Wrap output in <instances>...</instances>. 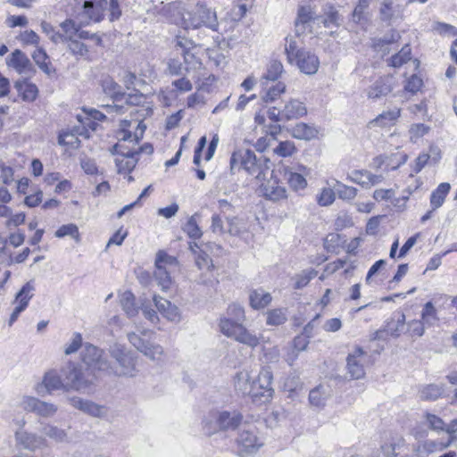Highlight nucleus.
Instances as JSON below:
<instances>
[{
	"mask_svg": "<svg viewBox=\"0 0 457 457\" xmlns=\"http://www.w3.org/2000/svg\"><path fill=\"white\" fill-rule=\"evenodd\" d=\"M273 375L269 368H262L257 378L247 370L238 371L234 378L237 392L249 395L255 403H269L274 395L272 387Z\"/></svg>",
	"mask_w": 457,
	"mask_h": 457,
	"instance_id": "nucleus-1",
	"label": "nucleus"
},
{
	"mask_svg": "<svg viewBox=\"0 0 457 457\" xmlns=\"http://www.w3.org/2000/svg\"><path fill=\"white\" fill-rule=\"evenodd\" d=\"M268 163L269 160L263 155L257 156L253 150L242 148L232 153L229 164L231 173L244 170L257 179H262L270 170Z\"/></svg>",
	"mask_w": 457,
	"mask_h": 457,
	"instance_id": "nucleus-2",
	"label": "nucleus"
},
{
	"mask_svg": "<svg viewBox=\"0 0 457 457\" xmlns=\"http://www.w3.org/2000/svg\"><path fill=\"white\" fill-rule=\"evenodd\" d=\"M243 420L242 414L237 411H212L203 421V428L207 435L219 430H235Z\"/></svg>",
	"mask_w": 457,
	"mask_h": 457,
	"instance_id": "nucleus-3",
	"label": "nucleus"
},
{
	"mask_svg": "<svg viewBox=\"0 0 457 457\" xmlns=\"http://www.w3.org/2000/svg\"><path fill=\"white\" fill-rule=\"evenodd\" d=\"M151 334L153 332L150 329L137 326V331L128 333L127 337L129 343L146 358L153 361L162 362L165 360L163 347L142 338V336L147 337Z\"/></svg>",
	"mask_w": 457,
	"mask_h": 457,
	"instance_id": "nucleus-4",
	"label": "nucleus"
},
{
	"mask_svg": "<svg viewBox=\"0 0 457 457\" xmlns=\"http://www.w3.org/2000/svg\"><path fill=\"white\" fill-rule=\"evenodd\" d=\"M110 354L115 361L106 374H114L119 377L133 378L137 374L136 357L124 346L114 344L110 347Z\"/></svg>",
	"mask_w": 457,
	"mask_h": 457,
	"instance_id": "nucleus-5",
	"label": "nucleus"
},
{
	"mask_svg": "<svg viewBox=\"0 0 457 457\" xmlns=\"http://www.w3.org/2000/svg\"><path fill=\"white\" fill-rule=\"evenodd\" d=\"M65 381V392H86L93 385L95 375L81 366L70 363L62 370Z\"/></svg>",
	"mask_w": 457,
	"mask_h": 457,
	"instance_id": "nucleus-6",
	"label": "nucleus"
},
{
	"mask_svg": "<svg viewBox=\"0 0 457 457\" xmlns=\"http://www.w3.org/2000/svg\"><path fill=\"white\" fill-rule=\"evenodd\" d=\"M182 26L185 29H198L204 26L216 31L219 23L214 11L204 5H196L192 11L182 15Z\"/></svg>",
	"mask_w": 457,
	"mask_h": 457,
	"instance_id": "nucleus-7",
	"label": "nucleus"
},
{
	"mask_svg": "<svg viewBox=\"0 0 457 457\" xmlns=\"http://www.w3.org/2000/svg\"><path fill=\"white\" fill-rule=\"evenodd\" d=\"M219 328L227 337L251 348L256 347L260 343L259 337L255 334L249 331L242 323L233 322L229 318H220Z\"/></svg>",
	"mask_w": 457,
	"mask_h": 457,
	"instance_id": "nucleus-8",
	"label": "nucleus"
},
{
	"mask_svg": "<svg viewBox=\"0 0 457 457\" xmlns=\"http://www.w3.org/2000/svg\"><path fill=\"white\" fill-rule=\"evenodd\" d=\"M307 112L306 107L301 101L297 99H290L283 104L272 106L269 112V118L275 121H288L299 119Z\"/></svg>",
	"mask_w": 457,
	"mask_h": 457,
	"instance_id": "nucleus-9",
	"label": "nucleus"
},
{
	"mask_svg": "<svg viewBox=\"0 0 457 457\" xmlns=\"http://www.w3.org/2000/svg\"><path fill=\"white\" fill-rule=\"evenodd\" d=\"M237 444L239 454L245 456L255 453L264 445V439L255 427L245 426L238 433Z\"/></svg>",
	"mask_w": 457,
	"mask_h": 457,
	"instance_id": "nucleus-10",
	"label": "nucleus"
},
{
	"mask_svg": "<svg viewBox=\"0 0 457 457\" xmlns=\"http://www.w3.org/2000/svg\"><path fill=\"white\" fill-rule=\"evenodd\" d=\"M81 359L87 367V370L104 373L110 371L111 364L104 356V351L91 344L85 345L81 352Z\"/></svg>",
	"mask_w": 457,
	"mask_h": 457,
	"instance_id": "nucleus-11",
	"label": "nucleus"
},
{
	"mask_svg": "<svg viewBox=\"0 0 457 457\" xmlns=\"http://www.w3.org/2000/svg\"><path fill=\"white\" fill-rule=\"evenodd\" d=\"M118 131V138L120 141H129V143L137 144L143 137L146 126L142 120H122Z\"/></svg>",
	"mask_w": 457,
	"mask_h": 457,
	"instance_id": "nucleus-12",
	"label": "nucleus"
},
{
	"mask_svg": "<svg viewBox=\"0 0 457 457\" xmlns=\"http://www.w3.org/2000/svg\"><path fill=\"white\" fill-rule=\"evenodd\" d=\"M368 354L361 347H355L346 359L347 373L353 379L362 378L365 375V364Z\"/></svg>",
	"mask_w": 457,
	"mask_h": 457,
	"instance_id": "nucleus-13",
	"label": "nucleus"
},
{
	"mask_svg": "<svg viewBox=\"0 0 457 457\" xmlns=\"http://www.w3.org/2000/svg\"><path fill=\"white\" fill-rule=\"evenodd\" d=\"M21 404L25 411L34 412L43 418H51L58 411L55 404L41 401L33 396H24Z\"/></svg>",
	"mask_w": 457,
	"mask_h": 457,
	"instance_id": "nucleus-14",
	"label": "nucleus"
},
{
	"mask_svg": "<svg viewBox=\"0 0 457 457\" xmlns=\"http://www.w3.org/2000/svg\"><path fill=\"white\" fill-rule=\"evenodd\" d=\"M35 290L33 281H29L16 294L14 303H17V305L10 316L9 326H12L17 320L20 314L28 307L30 299L34 296Z\"/></svg>",
	"mask_w": 457,
	"mask_h": 457,
	"instance_id": "nucleus-15",
	"label": "nucleus"
},
{
	"mask_svg": "<svg viewBox=\"0 0 457 457\" xmlns=\"http://www.w3.org/2000/svg\"><path fill=\"white\" fill-rule=\"evenodd\" d=\"M123 144L117 143L113 145V154H118L115 159L117 170L119 173H129L136 167L138 157H137V152L124 151Z\"/></svg>",
	"mask_w": 457,
	"mask_h": 457,
	"instance_id": "nucleus-16",
	"label": "nucleus"
},
{
	"mask_svg": "<svg viewBox=\"0 0 457 457\" xmlns=\"http://www.w3.org/2000/svg\"><path fill=\"white\" fill-rule=\"evenodd\" d=\"M14 436L16 444L29 451H36L47 445V441L44 436L25 429H17Z\"/></svg>",
	"mask_w": 457,
	"mask_h": 457,
	"instance_id": "nucleus-17",
	"label": "nucleus"
},
{
	"mask_svg": "<svg viewBox=\"0 0 457 457\" xmlns=\"http://www.w3.org/2000/svg\"><path fill=\"white\" fill-rule=\"evenodd\" d=\"M206 250L204 249L203 252H199L197 255L195 256V265L200 270H205L206 272H203L199 278L198 282L211 286L214 282V277L212 275V270L214 269V265L212 263V258L206 253Z\"/></svg>",
	"mask_w": 457,
	"mask_h": 457,
	"instance_id": "nucleus-18",
	"label": "nucleus"
},
{
	"mask_svg": "<svg viewBox=\"0 0 457 457\" xmlns=\"http://www.w3.org/2000/svg\"><path fill=\"white\" fill-rule=\"evenodd\" d=\"M394 88V78L392 76H383L378 78L367 89L369 99L378 100L387 96Z\"/></svg>",
	"mask_w": 457,
	"mask_h": 457,
	"instance_id": "nucleus-19",
	"label": "nucleus"
},
{
	"mask_svg": "<svg viewBox=\"0 0 457 457\" xmlns=\"http://www.w3.org/2000/svg\"><path fill=\"white\" fill-rule=\"evenodd\" d=\"M347 179L353 183L358 184L364 188H370L381 183L384 179L382 175L372 174L366 170H355L348 174Z\"/></svg>",
	"mask_w": 457,
	"mask_h": 457,
	"instance_id": "nucleus-20",
	"label": "nucleus"
},
{
	"mask_svg": "<svg viewBox=\"0 0 457 457\" xmlns=\"http://www.w3.org/2000/svg\"><path fill=\"white\" fill-rule=\"evenodd\" d=\"M310 174V169L301 165L298 167L297 171H293L289 168H285L284 177L287 180L289 186L295 191L306 187L307 181L305 176Z\"/></svg>",
	"mask_w": 457,
	"mask_h": 457,
	"instance_id": "nucleus-21",
	"label": "nucleus"
},
{
	"mask_svg": "<svg viewBox=\"0 0 457 457\" xmlns=\"http://www.w3.org/2000/svg\"><path fill=\"white\" fill-rule=\"evenodd\" d=\"M300 55L294 60L299 70L307 74L312 75L318 71L320 62L318 57L310 51L304 50Z\"/></svg>",
	"mask_w": 457,
	"mask_h": 457,
	"instance_id": "nucleus-22",
	"label": "nucleus"
},
{
	"mask_svg": "<svg viewBox=\"0 0 457 457\" xmlns=\"http://www.w3.org/2000/svg\"><path fill=\"white\" fill-rule=\"evenodd\" d=\"M405 446L406 441L403 436L392 434L381 444L380 450L384 457H397Z\"/></svg>",
	"mask_w": 457,
	"mask_h": 457,
	"instance_id": "nucleus-23",
	"label": "nucleus"
},
{
	"mask_svg": "<svg viewBox=\"0 0 457 457\" xmlns=\"http://www.w3.org/2000/svg\"><path fill=\"white\" fill-rule=\"evenodd\" d=\"M103 87L104 92L109 95L114 102L113 106H107L108 110L121 112L123 106L120 104V103H122L123 96H125V93L121 91V87L112 79L104 80Z\"/></svg>",
	"mask_w": 457,
	"mask_h": 457,
	"instance_id": "nucleus-24",
	"label": "nucleus"
},
{
	"mask_svg": "<svg viewBox=\"0 0 457 457\" xmlns=\"http://www.w3.org/2000/svg\"><path fill=\"white\" fill-rule=\"evenodd\" d=\"M153 300L156 309L164 318L173 322L179 320L180 315L176 305L156 295H154Z\"/></svg>",
	"mask_w": 457,
	"mask_h": 457,
	"instance_id": "nucleus-25",
	"label": "nucleus"
},
{
	"mask_svg": "<svg viewBox=\"0 0 457 457\" xmlns=\"http://www.w3.org/2000/svg\"><path fill=\"white\" fill-rule=\"evenodd\" d=\"M405 315L401 312H395L386 322L385 327L390 337L397 338L405 328Z\"/></svg>",
	"mask_w": 457,
	"mask_h": 457,
	"instance_id": "nucleus-26",
	"label": "nucleus"
},
{
	"mask_svg": "<svg viewBox=\"0 0 457 457\" xmlns=\"http://www.w3.org/2000/svg\"><path fill=\"white\" fill-rule=\"evenodd\" d=\"M8 65L14 68L19 73L28 74L32 71V63L21 50H15L9 61Z\"/></svg>",
	"mask_w": 457,
	"mask_h": 457,
	"instance_id": "nucleus-27",
	"label": "nucleus"
},
{
	"mask_svg": "<svg viewBox=\"0 0 457 457\" xmlns=\"http://www.w3.org/2000/svg\"><path fill=\"white\" fill-rule=\"evenodd\" d=\"M299 37L300 35H297L295 32V36H288L285 39V52L287 61L291 64H293L294 60L300 55L299 54H302L305 50L300 46Z\"/></svg>",
	"mask_w": 457,
	"mask_h": 457,
	"instance_id": "nucleus-28",
	"label": "nucleus"
},
{
	"mask_svg": "<svg viewBox=\"0 0 457 457\" xmlns=\"http://www.w3.org/2000/svg\"><path fill=\"white\" fill-rule=\"evenodd\" d=\"M43 384L48 392L62 390L65 392V381L62 373L58 374L55 370L46 372L43 378Z\"/></svg>",
	"mask_w": 457,
	"mask_h": 457,
	"instance_id": "nucleus-29",
	"label": "nucleus"
},
{
	"mask_svg": "<svg viewBox=\"0 0 457 457\" xmlns=\"http://www.w3.org/2000/svg\"><path fill=\"white\" fill-rule=\"evenodd\" d=\"M398 37L399 36L396 33L386 34L383 37L374 38L371 46L374 51L384 56L390 52L391 45L395 43Z\"/></svg>",
	"mask_w": 457,
	"mask_h": 457,
	"instance_id": "nucleus-30",
	"label": "nucleus"
},
{
	"mask_svg": "<svg viewBox=\"0 0 457 457\" xmlns=\"http://www.w3.org/2000/svg\"><path fill=\"white\" fill-rule=\"evenodd\" d=\"M14 87L24 101L33 102L37 96V86L26 80H17Z\"/></svg>",
	"mask_w": 457,
	"mask_h": 457,
	"instance_id": "nucleus-31",
	"label": "nucleus"
},
{
	"mask_svg": "<svg viewBox=\"0 0 457 457\" xmlns=\"http://www.w3.org/2000/svg\"><path fill=\"white\" fill-rule=\"evenodd\" d=\"M42 433L56 443H65L69 441L68 432L51 423H45L41 429Z\"/></svg>",
	"mask_w": 457,
	"mask_h": 457,
	"instance_id": "nucleus-32",
	"label": "nucleus"
},
{
	"mask_svg": "<svg viewBox=\"0 0 457 457\" xmlns=\"http://www.w3.org/2000/svg\"><path fill=\"white\" fill-rule=\"evenodd\" d=\"M444 392V385L428 384L420 388L419 397L423 401H436L442 396Z\"/></svg>",
	"mask_w": 457,
	"mask_h": 457,
	"instance_id": "nucleus-33",
	"label": "nucleus"
},
{
	"mask_svg": "<svg viewBox=\"0 0 457 457\" xmlns=\"http://www.w3.org/2000/svg\"><path fill=\"white\" fill-rule=\"evenodd\" d=\"M400 12V5L396 0H381L379 16L383 21H389Z\"/></svg>",
	"mask_w": 457,
	"mask_h": 457,
	"instance_id": "nucleus-34",
	"label": "nucleus"
},
{
	"mask_svg": "<svg viewBox=\"0 0 457 457\" xmlns=\"http://www.w3.org/2000/svg\"><path fill=\"white\" fill-rule=\"evenodd\" d=\"M60 28L62 29V32H60V42L67 43L76 38L79 32V24L71 19H66L60 24Z\"/></svg>",
	"mask_w": 457,
	"mask_h": 457,
	"instance_id": "nucleus-35",
	"label": "nucleus"
},
{
	"mask_svg": "<svg viewBox=\"0 0 457 457\" xmlns=\"http://www.w3.org/2000/svg\"><path fill=\"white\" fill-rule=\"evenodd\" d=\"M401 115L400 108H394L380 113L377 118L370 121V124L379 127L391 126L395 123Z\"/></svg>",
	"mask_w": 457,
	"mask_h": 457,
	"instance_id": "nucleus-36",
	"label": "nucleus"
},
{
	"mask_svg": "<svg viewBox=\"0 0 457 457\" xmlns=\"http://www.w3.org/2000/svg\"><path fill=\"white\" fill-rule=\"evenodd\" d=\"M250 304L253 309H262L266 307L272 300L270 293L259 288L253 290L249 295Z\"/></svg>",
	"mask_w": 457,
	"mask_h": 457,
	"instance_id": "nucleus-37",
	"label": "nucleus"
},
{
	"mask_svg": "<svg viewBox=\"0 0 457 457\" xmlns=\"http://www.w3.org/2000/svg\"><path fill=\"white\" fill-rule=\"evenodd\" d=\"M67 44L68 51L76 58V59H89V49L88 46L79 40L78 38H74Z\"/></svg>",
	"mask_w": 457,
	"mask_h": 457,
	"instance_id": "nucleus-38",
	"label": "nucleus"
},
{
	"mask_svg": "<svg viewBox=\"0 0 457 457\" xmlns=\"http://www.w3.org/2000/svg\"><path fill=\"white\" fill-rule=\"evenodd\" d=\"M120 303L128 317L132 318L138 313V307L135 303V295L130 291H125L121 294Z\"/></svg>",
	"mask_w": 457,
	"mask_h": 457,
	"instance_id": "nucleus-39",
	"label": "nucleus"
},
{
	"mask_svg": "<svg viewBox=\"0 0 457 457\" xmlns=\"http://www.w3.org/2000/svg\"><path fill=\"white\" fill-rule=\"evenodd\" d=\"M451 186L449 183H441L430 195V204L433 210L441 207L445 202L446 195L450 191Z\"/></svg>",
	"mask_w": 457,
	"mask_h": 457,
	"instance_id": "nucleus-40",
	"label": "nucleus"
},
{
	"mask_svg": "<svg viewBox=\"0 0 457 457\" xmlns=\"http://www.w3.org/2000/svg\"><path fill=\"white\" fill-rule=\"evenodd\" d=\"M312 20V14L309 8L301 7L298 11L297 19L295 21V32L297 35L304 33L309 22Z\"/></svg>",
	"mask_w": 457,
	"mask_h": 457,
	"instance_id": "nucleus-41",
	"label": "nucleus"
},
{
	"mask_svg": "<svg viewBox=\"0 0 457 457\" xmlns=\"http://www.w3.org/2000/svg\"><path fill=\"white\" fill-rule=\"evenodd\" d=\"M179 262L176 257L169 255L164 251H159L156 254L155 268H162L166 270H176Z\"/></svg>",
	"mask_w": 457,
	"mask_h": 457,
	"instance_id": "nucleus-42",
	"label": "nucleus"
},
{
	"mask_svg": "<svg viewBox=\"0 0 457 457\" xmlns=\"http://www.w3.org/2000/svg\"><path fill=\"white\" fill-rule=\"evenodd\" d=\"M263 194L266 198L271 201H278L287 197L286 188L276 183L269 182L263 188Z\"/></svg>",
	"mask_w": 457,
	"mask_h": 457,
	"instance_id": "nucleus-43",
	"label": "nucleus"
},
{
	"mask_svg": "<svg viewBox=\"0 0 457 457\" xmlns=\"http://www.w3.org/2000/svg\"><path fill=\"white\" fill-rule=\"evenodd\" d=\"M438 320L436 309L432 302L426 303L421 312V321L425 326L432 327Z\"/></svg>",
	"mask_w": 457,
	"mask_h": 457,
	"instance_id": "nucleus-44",
	"label": "nucleus"
},
{
	"mask_svg": "<svg viewBox=\"0 0 457 457\" xmlns=\"http://www.w3.org/2000/svg\"><path fill=\"white\" fill-rule=\"evenodd\" d=\"M172 271H174V270L155 268L154 278L155 281L157 282V285L161 287L162 290L166 291L170 287L172 284L170 273Z\"/></svg>",
	"mask_w": 457,
	"mask_h": 457,
	"instance_id": "nucleus-45",
	"label": "nucleus"
},
{
	"mask_svg": "<svg viewBox=\"0 0 457 457\" xmlns=\"http://www.w3.org/2000/svg\"><path fill=\"white\" fill-rule=\"evenodd\" d=\"M334 187L338 198L342 200H353L356 197L358 193V189L356 187L345 185L338 180H336V185Z\"/></svg>",
	"mask_w": 457,
	"mask_h": 457,
	"instance_id": "nucleus-46",
	"label": "nucleus"
},
{
	"mask_svg": "<svg viewBox=\"0 0 457 457\" xmlns=\"http://www.w3.org/2000/svg\"><path fill=\"white\" fill-rule=\"evenodd\" d=\"M316 134V129L305 123H298L293 129V136L298 139L310 140L315 137Z\"/></svg>",
	"mask_w": 457,
	"mask_h": 457,
	"instance_id": "nucleus-47",
	"label": "nucleus"
},
{
	"mask_svg": "<svg viewBox=\"0 0 457 457\" xmlns=\"http://www.w3.org/2000/svg\"><path fill=\"white\" fill-rule=\"evenodd\" d=\"M56 237L62 238L64 237H71L77 243L80 242V235L79 231V228L77 225L73 223L66 224L61 226L54 233Z\"/></svg>",
	"mask_w": 457,
	"mask_h": 457,
	"instance_id": "nucleus-48",
	"label": "nucleus"
},
{
	"mask_svg": "<svg viewBox=\"0 0 457 457\" xmlns=\"http://www.w3.org/2000/svg\"><path fill=\"white\" fill-rule=\"evenodd\" d=\"M84 13L93 21H100L103 19L104 13L101 12V8L96 7L92 0H86L83 4Z\"/></svg>",
	"mask_w": 457,
	"mask_h": 457,
	"instance_id": "nucleus-49",
	"label": "nucleus"
},
{
	"mask_svg": "<svg viewBox=\"0 0 457 457\" xmlns=\"http://www.w3.org/2000/svg\"><path fill=\"white\" fill-rule=\"evenodd\" d=\"M411 47L405 45L402 49L390 58V65L393 67H401L411 59Z\"/></svg>",
	"mask_w": 457,
	"mask_h": 457,
	"instance_id": "nucleus-50",
	"label": "nucleus"
},
{
	"mask_svg": "<svg viewBox=\"0 0 457 457\" xmlns=\"http://www.w3.org/2000/svg\"><path fill=\"white\" fill-rule=\"evenodd\" d=\"M223 318H229L233 322L243 323L245 320V310L238 303L230 304L226 312V316Z\"/></svg>",
	"mask_w": 457,
	"mask_h": 457,
	"instance_id": "nucleus-51",
	"label": "nucleus"
},
{
	"mask_svg": "<svg viewBox=\"0 0 457 457\" xmlns=\"http://www.w3.org/2000/svg\"><path fill=\"white\" fill-rule=\"evenodd\" d=\"M285 84L278 82L276 85L269 87L262 98L266 104L273 103L280 96L282 93L285 92Z\"/></svg>",
	"mask_w": 457,
	"mask_h": 457,
	"instance_id": "nucleus-52",
	"label": "nucleus"
},
{
	"mask_svg": "<svg viewBox=\"0 0 457 457\" xmlns=\"http://www.w3.org/2000/svg\"><path fill=\"white\" fill-rule=\"evenodd\" d=\"M286 312L282 309H274L267 312V324L270 326L282 325L287 321Z\"/></svg>",
	"mask_w": 457,
	"mask_h": 457,
	"instance_id": "nucleus-53",
	"label": "nucleus"
},
{
	"mask_svg": "<svg viewBox=\"0 0 457 457\" xmlns=\"http://www.w3.org/2000/svg\"><path fill=\"white\" fill-rule=\"evenodd\" d=\"M318 272L312 269L309 270H303L300 274L295 278V288L301 289L306 287L309 282L317 276Z\"/></svg>",
	"mask_w": 457,
	"mask_h": 457,
	"instance_id": "nucleus-54",
	"label": "nucleus"
},
{
	"mask_svg": "<svg viewBox=\"0 0 457 457\" xmlns=\"http://www.w3.org/2000/svg\"><path fill=\"white\" fill-rule=\"evenodd\" d=\"M192 46V41L187 40L184 37H177L175 47L177 48V50H181V54L183 55L184 61L186 62H189V58H194V54L189 52Z\"/></svg>",
	"mask_w": 457,
	"mask_h": 457,
	"instance_id": "nucleus-55",
	"label": "nucleus"
},
{
	"mask_svg": "<svg viewBox=\"0 0 457 457\" xmlns=\"http://www.w3.org/2000/svg\"><path fill=\"white\" fill-rule=\"evenodd\" d=\"M183 230L191 238L197 239L203 235L201 228H199L195 215L191 216L187 222L185 224Z\"/></svg>",
	"mask_w": 457,
	"mask_h": 457,
	"instance_id": "nucleus-56",
	"label": "nucleus"
},
{
	"mask_svg": "<svg viewBox=\"0 0 457 457\" xmlns=\"http://www.w3.org/2000/svg\"><path fill=\"white\" fill-rule=\"evenodd\" d=\"M335 198L336 190L334 191L332 188L324 187L317 195V202L320 206H329L334 203Z\"/></svg>",
	"mask_w": 457,
	"mask_h": 457,
	"instance_id": "nucleus-57",
	"label": "nucleus"
},
{
	"mask_svg": "<svg viewBox=\"0 0 457 457\" xmlns=\"http://www.w3.org/2000/svg\"><path fill=\"white\" fill-rule=\"evenodd\" d=\"M283 71V65L278 61H272L267 70V72L263 76L266 80L275 81L278 79Z\"/></svg>",
	"mask_w": 457,
	"mask_h": 457,
	"instance_id": "nucleus-58",
	"label": "nucleus"
},
{
	"mask_svg": "<svg viewBox=\"0 0 457 457\" xmlns=\"http://www.w3.org/2000/svg\"><path fill=\"white\" fill-rule=\"evenodd\" d=\"M32 58L44 72L47 74L50 73L48 62H46L48 56L42 48L36 49L32 54Z\"/></svg>",
	"mask_w": 457,
	"mask_h": 457,
	"instance_id": "nucleus-59",
	"label": "nucleus"
},
{
	"mask_svg": "<svg viewBox=\"0 0 457 457\" xmlns=\"http://www.w3.org/2000/svg\"><path fill=\"white\" fill-rule=\"evenodd\" d=\"M326 395L322 391V386H317L310 391L309 401L312 405L320 407L325 404Z\"/></svg>",
	"mask_w": 457,
	"mask_h": 457,
	"instance_id": "nucleus-60",
	"label": "nucleus"
},
{
	"mask_svg": "<svg viewBox=\"0 0 457 457\" xmlns=\"http://www.w3.org/2000/svg\"><path fill=\"white\" fill-rule=\"evenodd\" d=\"M425 325L420 320H412L407 323V332L411 337H420L425 333Z\"/></svg>",
	"mask_w": 457,
	"mask_h": 457,
	"instance_id": "nucleus-61",
	"label": "nucleus"
},
{
	"mask_svg": "<svg viewBox=\"0 0 457 457\" xmlns=\"http://www.w3.org/2000/svg\"><path fill=\"white\" fill-rule=\"evenodd\" d=\"M429 131V127L423 123L412 124L410 128L409 133L411 140L414 141Z\"/></svg>",
	"mask_w": 457,
	"mask_h": 457,
	"instance_id": "nucleus-62",
	"label": "nucleus"
},
{
	"mask_svg": "<svg viewBox=\"0 0 457 457\" xmlns=\"http://www.w3.org/2000/svg\"><path fill=\"white\" fill-rule=\"evenodd\" d=\"M295 147L294 143L290 141L280 142L278 145L274 149V153L279 156L287 157L294 154Z\"/></svg>",
	"mask_w": 457,
	"mask_h": 457,
	"instance_id": "nucleus-63",
	"label": "nucleus"
},
{
	"mask_svg": "<svg viewBox=\"0 0 457 457\" xmlns=\"http://www.w3.org/2000/svg\"><path fill=\"white\" fill-rule=\"evenodd\" d=\"M82 345V336L79 333H74L71 340L67 344L64 353L67 355L76 353Z\"/></svg>",
	"mask_w": 457,
	"mask_h": 457,
	"instance_id": "nucleus-64",
	"label": "nucleus"
}]
</instances>
